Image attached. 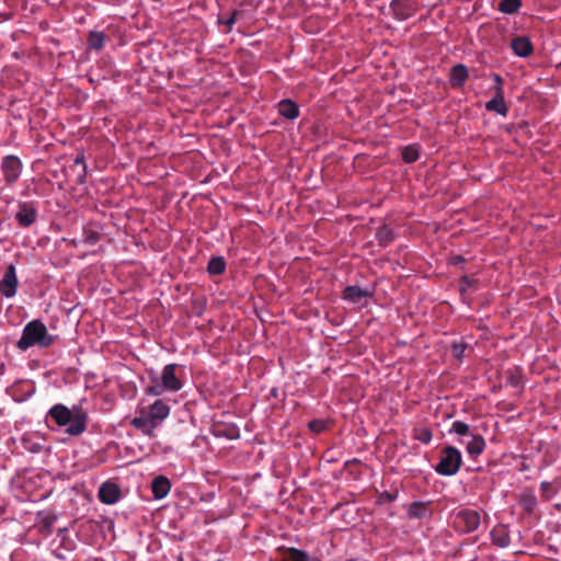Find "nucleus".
Segmentation results:
<instances>
[{"label":"nucleus","mask_w":561,"mask_h":561,"mask_svg":"<svg viewBox=\"0 0 561 561\" xmlns=\"http://www.w3.org/2000/svg\"><path fill=\"white\" fill-rule=\"evenodd\" d=\"M137 414L130 424L144 434L152 436L156 427L169 416L170 407L161 399L150 404H145L142 401L137 408Z\"/></svg>","instance_id":"nucleus-1"},{"label":"nucleus","mask_w":561,"mask_h":561,"mask_svg":"<svg viewBox=\"0 0 561 561\" xmlns=\"http://www.w3.org/2000/svg\"><path fill=\"white\" fill-rule=\"evenodd\" d=\"M47 416L51 417L60 427L68 426L66 433L69 435H80L85 431L88 417L85 412L78 407L70 410L64 404H55L48 411Z\"/></svg>","instance_id":"nucleus-2"},{"label":"nucleus","mask_w":561,"mask_h":561,"mask_svg":"<svg viewBox=\"0 0 561 561\" xmlns=\"http://www.w3.org/2000/svg\"><path fill=\"white\" fill-rule=\"evenodd\" d=\"M176 364H169L163 367L160 375L151 374L150 383L145 388L148 396L160 397L165 392H178L182 389L183 382L178 376Z\"/></svg>","instance_id":"nucleus-3"},{"label":"nucleus","mask_w":561,"mask_h":561,"mask_svg":"<svg viewBox=\"0 0 561 561\" xmlns=\"http://www.w3.org/2000/svg\"><path fill=\"white\" fill-rule=\"evenodd\" d=\"M53 341L45 324L39 320H33L24 327L16 345L20 350L26 351L32 346L47 347Z\"/></svg>","instance_id":"nucleus-4"},{"label":"nucleus","mask_w":561,"mask_h":561,"mask_svg":"<svg viewBox=\"0 0 561 561\" xmlns=\"http://www.w3.org/2000/svg\"><path fill=\"white\" fill-rule=\"evenodd\" d=\"M39 217V202L36 199L16 201L13 218L21 228H30Z\"/></svg>","instance_id":"nucleus-5"},{"label":"nucleus","mask_w":561,"mask_h":561,"mask_svg":"<svg viewBox=\"0 0 561 561\" xmlns=\"http://www.w3.org/2000/svg\"><path fill=\"white\" fill-rule=\"evenodd\" d=\"M462 462L460 451L451 446L445 447L435 470L442 476H454L458 472Z\"/></svg>","instance_id":"nucleus-6"},{"label":"nucleus","mask_w":561,"mask_h":561,"mask_svg":"<svg viewBox=\"0 0 561 561\" xmlns=\"http://www.w3.org/2000/svg\"><path fill=\"white\" fill-rule=\"evenodd\" d=\"M22 161L19 157L9 154L1 160V171L7 185L12 186L19 180L22 172Z\"/></svg>","instance_id":"nucleus-7"},{"label":"nucleus","mask_w":561,"mask_h":561,"mask_svg":"<svg viewBox=\"0 0 561 561\" xmlns=\"http://www.w3.org/2000/svg\"><path fill=\"white\" fill-rule=\"evenodd\" d=\"M456 525L462 531H473L480 525V514L473 510H462L456 516Z\"/></svg>","instance_id":"nucleus-8"},{"label":"nucleus","mask_w":561,"mask_h":561,"mask_svg":"<svg viewBox=\"0 0 561 561\" xmlns=\"http://www.w3.org/2000/svg\"><path fill=\"white\" fill-rule=\"evenodd\" d=\"M18 284L15 267L11 264L0 280V293L7 298H12L16 294Z\"/></svg>","instance_id":"nucleus-9"},{"label":"nucleus","mask_w":561,"mask_h":561,"mask_svg":"<svg viewBox=\"0 0 561 561\" xmlns=\"http://www.w3.org/2000/svg\"><path fill=\"white\" fill-rule=\"evenodd\" d=\"M390 9L397 20L404 21L414 14L416 5L411 0H392Z\"/></svg>","instance_id":"nucleus-10"},{"label":"nucleus","mask_w":561,"mask_h":561,"mask_svg":"<svg viewBox=\"0 0 561 561\" xmlns=\"http://www.w3.org/2000/svg\"><path fill=\"white\" fill-rule=\"evenodd\" d=\"M469 78V71L466 65L457 64L451 67L449 72V83L451 88H462Z\"/></svg>","instance_id":"nucleus-11"},{"label":"nucleus","mask_w":561,"mask_h":561,"mask_svg":"<svg viewBox=\"0 0 561 561\" xmlns=\"http://www.w3.org/2000/svg\"><path fill=\"white\" fill-rule=\"evenodd\" d=\"M369 288H360L358 286H347L343 291V299L352 304H360L362 300L373 296Z\"/></svg>","instance_id":"nucleus-12"},{"label":"nucleus","mask_w":561,"mask_h":561,"mask_svg":"<svg viewBox=\"0 0 561 561\" xmlns=\"http://www.w3.org/2000/svg\"><path fill=\"white\" fill-rule=\"evenodd\" d=\"M121 495L119 488L112 482L103 483L99 490V497L105 504H114Z\"/></svg>","instance_id":"nucleus-13"},{"label":"nucleus","mask_w":561,"mask_h":561,"mask_svg":"<svg viewBox=\"0 0 561 561\" xmlns=\"http://www.w3.org/2000/svg\"><path fill=\"white\" fill-rule=\"evenodd\" d=\"M511 47L515 55L528 57L533 54L534 47L530 39L526 36H517L512 39Z\"/></svg>","instance_id":"nucleus-14"},{"label":"nucleus","mask_w":561,"mask_h":561,"mask_svg":"<svg viewBox=\"0 0 561 561\" xmlns=\"http://www.w3.org/2000/svg\"><path fill=\"white\" fill-rule=\"evenodd\" d=\"M485 110L489 112H495L502 116H506L508 113V107L504 101V92L497 91L494 93V96L485 103Z\"/></svg>","instance_id":"nucleus-15"},{"label":"nucleus","mask_w":561,"mask_h":561,"mask_svg":"<svg viewBox=\"0 0 561 561\" xmlns=\"http://www.w3.org/2000/svg\"><path fill=\"white\" fill-rule=\"evenodd\" d=\"M277 108L279 115L289 121L296 119L300 113L298 105L289 99L279 101L277 104Z\"/></svg>","instance_id":"nucleus-16"},{"label":"nucleus","mask_w":561,"mask_h":561,"mask_svg":"<svg viewBox=\"0 0 561 561\" xmlns=\"http://www.w3.org/2000/svg\"><path fill=\"white\" fill-rule=\"evenodd\" d=\"M171 485L167 478L159 476L152 481V492L156 499H163L170 492Z\"/></svg>","instance_id":"nucleus-17"},{"label":"nucleus","mask_w":561,"mask_h":561,"mask_svg":"<svg viewBox=\"0 0 561 561\" xmlns=\"http://www.w3.org/2000/svg\"><path fill=\"white\" fill-rule=\"evenodd\" d=\"M485 443L482 436L480 435H471L469 442H467V451L470 456L477 457L484 449Z\"/></svg>","instance_id":"nucleus-18"},{"label":"nucleus","mask_w":561,"mask_h":561,"mask_svg":"<svg viewBox=\"0 0 561 561\" xmlns=\"http://www.w3.org/2000/svg\"><path fill=\"white\" fill-rule=\"evenodd\" d=\"M106 36L103 32L91 31L88 37V45L91 49L101 50L105 45Z\"/></svg>","instance_id":"nucleus-19"},{"label":"nucleus","mask_w":561,"mask_h":561,"mask_svg":"<svg viewBox=\"0 0 561 561\" xmlns=\"http://www.w3.org/2000/svg\"><path fill=\"white\" fill-rule=\"evenodd\" d=\"M522 7L520 0H500L497 8L501 12L506 14L516 13Z\"/></svg>","instance_id":"nucleus-20"},{"label":"nucleus","mask_w":561,"mask_h":561,"mask_svg":"<svg viewBox=\"0 0 561 561\" xmlns=\"http://www.w3.org/2000/svg\"><path fill=\"white\" fill-rule=\"evenodd\" d=\"M226 263L222 257H214L208 263V272L210 274H221L225 271Z\"/></svg>","instance_id":"nucleus-21"},{"label":"nucleus","mask_w":561,"mask_h":561,"mask_svg":"<svg viewBox=\"0 0 561 561\" xmlns=\"http://www.w3.org/2000/svg\"><path fill=\"white\" fill-rule=\"evenodd\" d=\"M420 158L419 150L413 146H408L402 151V160L407 163H413Z\"/></svg>","instance_id":"nucleus-22"},{"label":"nucleus","mask_w":561,"mask_h":561,"mask_svg":"<svg viewBox=\"0 0 561 561\" xmlns=\"http://www.w3.org/2000/svg\"><path fill=\"white\" fill-rule=\"evenodd\" d=\"M84 240L89 243H98L104 241L103 236L93 227H88L84 229Z\"/></svg>","instance_id":"nucleus-23"},{"label":"nucleus","mask_w":561,"mask_h":561,"mask_svg":"<svg viewBox=\"0 0 561 561\" xmlns=\"http://www.w3.org/2000/svg\"><path fill=\"white\" fill-rule=\"evenodd\" d=\"M413 436L424 444H428L432 440V432L426 427L416 428Z\"/></svg>","instance_id":"nucleus-24"},{"label":"nucleus","mask_w":561,"mask_h":561,"mask_svg":"<svg viewBox=\"0 0 561 561\" xmlns=\"http://www.w3.org/2000/svg\"><path fill=\"white\" fill-rule=\"evenodd\" d=\"M450 431L457 435L465 436L469 433V426L461 421H456L453 423Z\"/></svg>","instance_id":"nucleus-25"},{"label":"nucleus","mask_w":561,"mask_h":561,"mask_svg":"<svg viewBox=\"0 0 561 561\" xmlns=\"http://www.w3.org/2000/svg\"><path fill=\"white\" fill-rule=\"evenodd\" d=\"M288 558L290 561H308V556L296 548L288 549Z\"/></svg>","instance_id":"nucleus-26"},{"label":"nucleus","mask_w":561,"mask_h":561,"mask_svg":"<svg viewBox=\"0 0 561 561\" xmlns=\"http://www.w3.org/2000/svg\"><path fill=\"white\" fill-rule=\"evenodd\" d=\"M377 237L380 242H391L393 240L392 231L386 226L378 229Z\"/></svg>","instance_id":"nucleus-27"},{"label":"nucleus","mask_w":561,"mask_h":561,"mask_svg":"<svg viewBox=\"0 0 561 561\" xmlns=\"http://www.w3.org/2000/svg\"><path fill=\"white\" fill-rule=\"evenodd\" d=\"M426 511L425 506L421 503H413L409 508V515L411 517L420 518L424 515Z\"/></svg>","instance_id":"nucleus-28"},{"label":"nucleus","mask_w":561,"mask_h":561,"mask_svg":"<svg viewBox=\"0 0 561 561\" xmlns=\"http://www.w3.org/2000/svg\"><path fill=\"white\" fill-rule=\"evenodd\" d=\"M238 14H239V11H238V10H234V11L230 14V16H228L227 19H222V18H219V19H218V23H219V24H224V25H226V26L228 27L227 33H229V32L231 31V28H232L233 24H234V23H236V21H237V16H238Z\"/></svg>","instance_id":"nucleus-29"},{"label":"nucleus","mask_w":561,"mask_h":561,"mask_svg":"<svg viewBox=\"0 0 561 561\" xmlns=\"http://www.w3.org/2000/svg\"><path fill=\"white\" fill-rule=\"evenodd\" d=\"M309 428L312 432L321 433L325 428V424L323 421L314 420L309 423Z\"/></svg>","instance_id":"nucleus-30"},{"label":"nucleus","mask_w":561,"mask_h":561,"mask_svg":"<svg viewBox=\"0 0 561 561\" xmlns=\"http://www.w3.org/2000/svg\"><path fill=\"white\" fill-rule=\"evenodd\" d=\"M492 79L495 82V84L493 87L494 93H497L499 89H500V92H504L502 77L499 73H492Z\"/></svg>","instance_id":"nucleus-31"},{"label":"nucleus","mask_w":561,"mask_h":561,"mask_svg":"<svg viewBox=\"0 0 561 561\" xmlns=\"http://www.w3.org/2000/svg\"><path fill=\"white\" fill-rule=\"evenodd\" d=\"M524 504L527 510H531L536 504V497L534 495H525Z\"/></svg>","instance_id":"nucleus-32"},{"label":"nucleus","mask_w":561,"mask_h":561,"mask_svg":"<svg viewBox=\"0 0 561 561\" xmlns=\"http://www.w3.org/2000/svg\"><path fill=\"white\" fill-rule=\"evenodd\" d=\"M75 164H76V165H77V164H81V165L83 167V175L80 178V183H82V182H83V179H84V176H85V171H87V165H85V163H84V157H83V154L78 156V157L75 159Z\"/></svg>","instance_id":"nucleus-33"},{"label":"nucleus","mask_w":561,"mask_h":561,"mask_svg":"<svg viewBox=\"0 0 561 561\" xmlns=\"http://www.w3.org/2000/svg\"><path fill=\"white\" fill-rule=\"evenodd\" d=\"M465 347L461 344H455L453 347V353L456 357H461L463 354Z\"/></svg>","instance_id":"nucleus-34"}]
</instances>
